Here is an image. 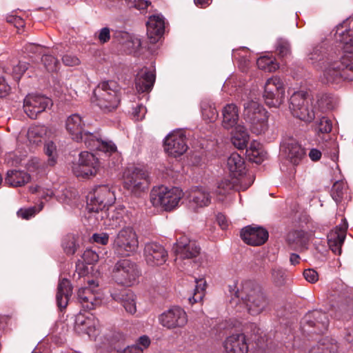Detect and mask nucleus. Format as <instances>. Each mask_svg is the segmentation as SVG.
<instances>
[{
  "mask_svg": "<svg viewBox=\"0 0 353 353\" xmlns=\"http://www.w3.org/2000/svg\"><path fill=\"white\" fill-rule=\"evenodd\" d=\"M52 105V100L42 94H29L23 99L25 113L32 119Z\"/></svg>",
  "mask_w": 353,
  "mask_h": 353,
  "instance_id": "nucleus-17",
  "label": "nucleus"
},
{
  "mask_svg": "<svg viewBox=\"0 0 353 353\" xmlns=\"http://www.w3.org/2000/svg\"><path fill=\"white\" fill-rule=\"evenodd\" d=\"M82 258L87 263L92 264L98 261L99 255L92 249H87L83 252Z\"/></svg>",
  "mask_w": 353,
  "mask_h": 353,
  "instance_id": "nucleus-58",
  "label": "nucleus"
},
{
  "mask_svg": "<svg viewBox=\"0 0 353 353\" xmlns=\"http://www.w3.org/2000/svg\"><path fill=\"white\" fill-rule=\"evenodd\" d=\"M323 83L340 84L344 81H353V59L344 54L340 61L328 63L323 71Z\"/></svg>",
  "mask_w": 353,
  "mask_h": 353,
  "instance_id": "nucleus-3",
  "label": "nucleus"
},
{
  "mask_svg": "<svg viewBox=\"0 0 353 353\" xmlns=\"http://www.w3.org/2000/svg\"><path fill=\"white\" fill-rule=\"evenodd\" d=\"M201 112L203 119L209 122L214 121L218 117V112L215 107L207 103L201 104Z\"/></svg>",
  "mask_w": 353,
  "mask_h": 353,
  "instance_id": "nucleus-51",
  "label": "nucleus"
},
{
  "mask_svg": "<svg viewBox=\"0 0 353 353\" xmlns=\"http://www.w3.org/2000/svg\"><path fill=\"white\" fill-rule=\"evenodd\" d=\"M27 69V63L26 62L19 61L16 65L13 66L12 76L16 81H19Z\"/></svg>",
  "mask_w": 353,
  "mask_h": 353,
  "instance_id": "nucleus-55",
  "label": "nucleus"
},
{
  "mask_svg": "<svg viewBox=\"0 0 353 353\" xmlns=\"http://www.w3.org/2000/svg\"><path fill=\"white\" fill-rule=\"evenodd\" d=\"M67 132L75 141H82L83 132L85 131V122L82 117L78 114H73L69 116L65 122Z\"/></svg>",
  "mask_w": 353,
  "mask_h": 353,
  "instance_id": "nucleus-27",
  "label": "nucleus"
},
{
  "mask_svg": "<svg viewBox=\"0 0 353 353\" xmlns=\"http://www.w3.org/2000/svg\"><path fill=\"white\" fill-rule=\"evenodd\" d=\"M222 125L226 129L234 127L239 121V109L234 103L227 104L223 109Z\"/></svg>",
  "mask_w": 353,
  "mask_h": 353,
  "instance_id": "nucleus-36",
  "label": "nucleus"
},
{
  "mask_svg": "<svg viewBox=\"0 0 353 353\" xmlns=\"http://www.w3.org/2000/svg\"><path fill=\"white\" fill-rule=\"evenodd\" d=\"M41 61L46 70L49 72H55L59 66V61L57 58L50 54H43Z\"/></svg>",
  "mask_w": 353,
  "mask_h": 353,
  "instance_id": "nucleus-53",
  "label": "nucleus"
},
{
  "mask_svg": "<svg viewBox=\"0 0 353 353\" xmlns=\"http://www.w3.org/2000/svg\"><path fill=\"white\" fill-rule=\"evenodd\" d=\"M286 241L291 249L299 250L305 247L308 242V237L303 230H294L288 234Z\"/></svg>",
  "mask_w": 353,
  "mask_h": 353,
  "instance_id": "nucleus-38",
  "label": "nucleus"
},
{
  "mask_svg": "<svg viewBox=\"0 0 353 353\" xmlns=\"http://www.w3.org/2000/svg\"><path fill=\"white\" fill-rule=\"evenodd\" d=\"M331 196L337 203L351 199L347 185L343 181H338L333 184L331 190Z\"/></svg>",
  "mask_w": 353,
  "mask_h": 353,
  "instance_id": "nucleus-40",
  "label": "nucleus"
},
{
  "mask_svg": "<svg viewBox=\"0 0 353 353\" xmlns=\"http://www.w3.org/2000/svg\"><path fill=\"white\" fill-rule=\"evenodd\" d=\"M62 248L66 254H74L78 248L75 236L72 234L66 235L62 241Z\"/></svg>",
  "mask_w": 353,
  "mask_h": 353,
  "instance_id": "nucleus-49",
  "label": "nucleus"
},
{
  "mask_svg": "<svg viewBox=\"0 0 353 353\" xmlns=\"http://www.w3.org/2000/svg\"><path fill=\"white\" fill-rule=\"evenodd\" d=\"M30 176L26 172L20 170H11L7 173L6 182L14 187L22 186L28 183Z\"/></svg>",
  "mask_w": 353,
  "mask_h": 353,
  "instance_id": "nucleus-41",
  "label": "nucleus"
},
{
  "mask_svg": "<svg viewBox=\"0 0 353 353\" xmlns=\"http://www.w3.org/2000/svg\"><path fill=\"white\" fill-rule=\"evenodd\" d=\"M244 180L243 177L240 179L226 178L221 180L217 185L214 194L216 199L219 201H223L227 196L230 195L233 191H240L246 190L251 184L243 186L241 183Z\"/></svg>",
  "mask_w": 353,
  "mask_h": 353,
  "instance_id": "nucleus-21",
  "label": "nucleus"
},
{
  "mask_svg": "<svg viewBox=\"0 0 353 353\" xmlns=\"http://www.w3.org/2000/svg\"><path fill=\"white\" fill-rule=\"evenodd\" d=\"M112 274L116 283L130 287L138 282L141 273L135 262L130 259H123L116 262Z\"/></svg>",
  "mask_w": 353,
  "mask_h": 353,
  "instance_id": "nucleus-7",
  "label": "nucleus"
},
{
  "mask_svg": "<svg viewBox=\"0 0 353 353\" xmlns=\"http://www.w3.org/2000/svg\"><path fill=\"white\" fill-rule=\"evenodd\" d=\"M165 30L164 19L160 15L151 16L147 22V33L150 38L155 39L156 37H161Z\"/></svg>",
  "mask_w": 353,
  "mask_h": 353,
  "instance_id": "nucleus-37",
  "label": "nucleus"
},
{
  "mask_svg": "<svg viewBox=\"0 0 353 353\" xmlns=\"http://www.w3.org/2000/svg\"><path fill=\"white\" fill-rule=\"evenodd\" d=\"M115 199L114 192L109 185H99L89 194L86 209L89 213L95 214L97 221H99V219L102 221L103 214H106L104 208L114 203Z\"/></svg>",
  "mask_w": 353,
  "mask_h": 353,
  "instance_id": "nucleus-4",
  "label": "nucleus"
},
{
  "mask_svg": "<svg viewBox=\"0 0 353 353\" xmlns=\"http://www.w3.org/2000/svg\"><path fill=\"white\" fill-rule=\"evenodd\" d=\"M149 185V176L146 170L134 168L128 169L123 176L124 188L137 194L144 192Z\"/></svg>",
  "mask_w": 353,
  "mask_h": 353,
  "instance_id": "nucleus-10",
  "label": "nucleus"
},
{
  "mask_svg": "<svg viewBox=\"0 0 353 353\" xmlns=\"http://www.w3.org/2000/svg\"><path fill=\"white\" fill-rule=\"evenodd\" d=\"M44 152L48 157V165L53 166L57 163V146L53 141L46 142L44 145Z\"/></svg>",
  "mask_w": 353,
  "mask_h": 353,
  "instance_id": "nucleus-52",
  "label": "nucleus"
},
{
  "mask_svg": "<svg viewBox=\"0 0 353 353\" xmlns=\"http://www.w3.org/2000/svg\"><path fill=\"white\" fill-rule=\"evenodd\" d=\"M150 343V339L146 335H143L137 339L134 345L126 347L121 353H143Z\"/></svg>",
  "mask_w": 353,
  "mask_h": 353,
  "instance_id": "nucleus-45",
  "label": "nucleus"
},
{
  "mask_svg": "<svg viewBox=\"0 0 353 353\" xmlns=\"http://www.w3.org/2000/svg\"><path fill=\"white\" fill-rule=\"evenodd\" d=\"M309 353H343L340 349L338 343H331L329 344L318 345L312 347Z\"/></svg>",
  "mask_w": 353,
  "mask_h": 353,
  "instance_id": "nucleus-48",
  "label": "nucleus"
},
{
  "mask_svg": "<svg viewBox=\"0 0 353 353\" xmlns=\"http://www.w3.org/2000/svg\"><path fill=\"white\" fill-rule=\"evenodd\" d=\"M92 101L104 113L116 110L121 101L119 85L114 81L99 83L93 91Z\"/></svg>",
  "mask_w": 353,
  "mask_h": 353,
  "instance_id": "nucleus-2",
  "label": "nucleus"
},
{
  "mask_svg": "<svg viewBox=\"0 0 353 353\" xmlns=\"http://www.w3.org/2000/svg\"><path fill=\"white\" fill-rule=\"evenodd\" d=\"M246 154L250 161L261 163L265 159L266 153L259 142L253 141L246 149Z\"/></svg>",
  "mask_w": 353,
  "mask_h": 353,
  "instance_id": "nucleus-43",
  "label": "nucleus"
},
{
  "mask_svg": "<svg viewBox=\"0 0 353 353\" xmlns=\"http://www.w3.org/2000/svg\"><path fill=\"white\" fill-rule=\"evenodd\" d=\"M304 278L310 283H314L318 281V273L312 269H307L303 272Z\"/></svg>",
  "mask_w": 353,
  "mask_h": 353,
  "instance_id": "nucleus-64",
  "label": "nucleus"
},
{
  "mask_svg": "<svg viewBox=\"0 0 353 353\" xmlns=\"http://www.w3.org/2000/svg\"><path fill=\"white\" fill-rule=\"evenodd\" d=\"M37 212L35 207H31L28 208H21L17 212V215L23 219H29L34 216Z\"/></svg>",
  "mask_w": 353,
  "mask_h": 353,
  "instance_id": "nucleus-59",
  "label": "nucleus"
},
{
  "mask_svg": "<svg viewBox=\"0 0 353 353\" xmlns=\"http://www.w3.org/2000/svg\"><path fill=\"white\" fill-rule=\"evenodd\" d=\"M110 39V31L107 27L101 28L98 34V39L101 43H107Z\"/></svg>",
  "mask_w": 353,
  "mask_h": 353,
  "instance_id": "nucleus-63",
  "label": "nucleus"
},
{
  "mask_svg": "<svg viewBox=\"0 0 353 353\" xmlns=\"http://www.w3.org/2000/svg\"><path fill=\"white\" fill-rule=\"evenodd\" d=\"M268 232L261 227L246 226L241 232L242 240L252 246L264 244L268 239Z\"/></svg>",
  "mask_w": 353,
  "mask_h": 353,
  "instance_id": "nucleus-24",
  "label": "nucleus"
},
{
  "mask_svg": "<svg viewBox=\"0 0 353 353\" xmlns=\"http://www.w3.org/2000/svg\"><path fill=\"white\" fill-rule=\"evenodd\" d=\"M99 168V159L94 154L82 152L79 154L78 163L72 167V172L78 177H88L95 175Z\"/></svg>",
  "mask_w": 353,
  "mask_h": 353,
  "instance_id": "nucleus-15",
  "label": "nucleus"
},
{
  "mask_svg": "<svg viewBox=\"0 0 353 353\" xmlns=\"http://www.w3.org/2000/svg\"><path fill=\"white\" fill-rule=\"evenodd\" d=\"M225 353H248V345L245 335L236 333L228 336L223 342Z\"/></svg>",
  "mask_w": 353,
  "mask_h": 353,
  "instance_id": "nucleus-26",
  "label": "nucleus"
},
{
  "mask_svg": "<svg viewBox=\"0 0 353 353\" xmlns=\"http://www.w3.org/2000/svg\"><path fill=\"white\" fill-rule=\"evenodd\" d=\"M184 196L181 189L165 185L154 187L150 194V201L154 207H161L165 211L176 208Z\"/></svg>",
  "mask_w": 353,
  "mask_h": 353,
  "instance_id": "nucleus-6",
  "label": "nucleus"
},
{
  "mask_svg": "<svg viewBox=\"0 0 353 353\" xmlns=\"http://www.w3.org/2000/svg\"><path fill=\"white\" fill-rule=\"evenodd\" d=\"M263 98L267 105L278 108L285 99V88L281 79L272 77L266 81Z\"/></svg>",
  "mask_w": 353,
  "mask_h": 353,
  "instance_id": "nucleus-12",
  "label": "nucleus"
},
{
  "mask_svg": "<svg viewBox=\"0 0 353 353\" xmlns=\"http://www.w3.org/2000/svg\"><path fill=\"white\" fill-rule=\"evenodd\" d=\"M263 98L267 105L278 108L285 99V88L281 79L272 77L266 81Z\"/></svg>",
  "mask_w": 353,
  "mask_h": 353,
  "instance_id": "nucleus-11",
  "label": "nucleus"
},
{
  "mask_svg": "<svg viewBox=\"0 0 353 353\" xmlns=\"http://www.w3.org/2000/svg\"><path fill=\"white\" fill-rule=\"evenodd\" d=\"M83 141L90 150L101 151L108 155L117 152V146L110 141H103L97 134L86 131L83 132Z\"/></svg>",
  "mask_w": 353,
  "mask_h": 353,
  "instance_id": "nucleus-20",
  "label": "nucleus"
},
{
  "mask_svg": "<svg viewBox=\"0 0 353 353\" xmlns=\"http://www.w3.org/2000/svg\"><path fill=\"white\" fill-rule=\"evenodd\" d=\"M306 61L316 70L322 69L326 62L323 47L316 46L310 49L306 55Z\"/></svg>",
  "mask_w": 353,
  "mask_h": 353,
  "instance_id": "nucleus-35",
  "label": "nucleus"
},
{
  "mask_svg": "<svg viewBox=\"0 0 353 353\" xmlns=\"http://www.w3.org/2000/svg\"><path fill=\"white\" fill-rule=\"evenodd\" d=\"M159 323L168 330L183 328L188 323L186 312L179 306H174L159 316Z\"/></svg>",
  "mask_w": 353,
  "mask_h": 353,
  "instance_id": "nucleus-14",
  "label": "nucleus"
},
{
  "mask_svg": "<svg viewBox=\"0 0 353 353\" xmlns=\"http://www.w3.org/2000/svg\"><path fill=\"white\" fill-rule=\"evenodd\" d=\"M74 330L79 334H85L91 339L96 340L101 333V326L92 314L79 312L75 318Z\"/></svg>",
  "mask_w": 353,
  "mask_h": 353,
  "instance_id": "nucleus-13",
  "label": "nucleus"
},
{
  "mask_svg": "<svg viewBox=\"0 0 353 353\" xmlns=\"http://www.w3.org/2000/svg\"><path fill=\"white\" fill-rule=\"evenodd\" d=\"M332 129V123L330 119L325 117H322L316 121L315 130L320 137L321 134H328Z\"/></svg>",
  "mask_w": 353,
  "mask_h": 353,
  "instance_id": "nucleus-50",
  "label": "nucleus"
},
{
  "mask_svg": "<svg viewBox=\"0 0 353 353\" xmlns=\"http://www.w3.org/2000/svg\"><path fill=\"white\" fill-rule=\"evenodd\" d=\"M285 154L290 161L298 165L305 155V151L295 140L291 139L284 143Z\"/></svg>",
  "mask_w": 353,
  "mask_h": 353,
  "instance_id": "nucleus-32",
  "label": "nucleus"
},
{
  "mask_svg": "<svg viewBox=\"0 0 353 353\" xmlns=\"http://www.w3.org/2000/svg\"><path fill=\"white\" fill-rule=\"evenodd\" d=\"M128 6L134 7L138 10H145L148 8L150 2L146 0H125Z\"/></svg>",
  "mask_w": 353,
  "mask_h": 353,
  "instance_id": "nucleus-60",
  "label": "nucleus"
},
{
  "mask_svg": "<svg viewBox=\"0 0 353 353\" xmlns=\"http://www.w3.org/2000/svg\"><path fill=\"white\" fill-rule=\"evenodd\" d=\"M272 274V281L276 285H281L284 283L285 277H284V272L282 269L279 268H273L271 271Z\"/></svg>",
  "mask_w": 353,
  "mask_h": 353,
  "instance_id": "nucleus-56",
  "label": "nucleus"
},
{
  "mask_svg": "<svg viewBox=\"0 0 353 353\" xmlns=\"http://www.w3.org/2000/svg\"><path fill=\"white\" fill-rule=\"evenodd\" d=\"M139 247L137 233L132 227L120 230L114 239L112 249L114 253L121 256H128L136 252Z\"/></svg>",
  "mask_w": 353,
  "mask_h": 353,
  "instance_id": "nucleus-8",
  "label": "nucleus"
},
{
  "mask_svg": "<svg viewBox=\"0 0 353 353\" xmlns=\"http://www.w3.org/2000/svg\"><path fill=\"white\" fill-rule=\"evenodd\" d=\"M243 117L249 123L253 134H263L269 128L268 112L256 101H250L244 103Z\"/></svg>",
  "mask_w": 353,
  "mask_h": 353,
  "instance_id": "nucleus-5",
  "label": "nucleus"
},
{
  "mask_svg": "<svg viewBox=\"0 0 353 353\" xmlns=\"http://www.w3.org/2000/svg\"><path fill=\"white\" fill-rule=\"evenodd\" d=\"M62 61L67 66H77L79 65L80 60L74 55L65 54L62 57Z\"/></svg>",
  "mask_w": 353,
  "mask_h": 353,
  "instance_id": "nucleus-61",
  "label": "nucleus"
},
{
  "mask_svg": "<svg viewBox=\"0 0 353 353\" xmlns=\"http://www.w3.org/2000/svg\"><path fill=\"white\" fill-rule=\"evenodd\" d=\"M346 236V228L336 227L327 235V243L331 250L336 254H341V246Z\"/></svg>",
  "mask_w": 353,
  "mask_h": 353,
  "instance_id": "nucleus-31",
  "label": "nucleus"
},
{
  "mask_svg": "<svg viewBox=\"0 0 353 353\" xmlns=\"http://www.w3.org/2000/svg\"><path fill=\"white\" fill-rule=\"evenodd\" d=\"M89 286L78 290L77 298L82 307L87 310H93L101 304V299L92 289L97 287L94 281H88Z\"/></svg>",
  "mask_w": 353,
  "mask_h": 353,
  "instance_id": "nucleus-25",
  "label": "nucleus"
},
{
  "mask_svg": "<svg viewBox=\"0 0 353 353\" xmlns=\"http://www.w3.org/2000/svg\"><path fill=\"white\" fill-rule=\"evenodd\" d=\"M305 321L311 327H316L320 332L325 330L329 325V319L326 313L321 310H314L305 316Z\"/></svg>",
  "mask_w": 353,
  "mask_h": 353,
  "instance_id": "nucleus-30",
  "label": "nucleus"
},
{
  "mask_svg": "<svg viewBox=\"0 0 353 353\" xmlns=\"http://www.w3.org/2000/svg\"><path fill=\"white\" fill-rule=\"evenodd\" d=\"M144 256L148 265L159 266L167 261L168 252L161 245L151 242L145 245Z\"/></svg>",
  "mask_w": 353,
  "mask_h": 353,
  "instance_id": "nucleus-19",
  "label": "nucleus"
},
{
  "mask_svg": "<svg viewBox=\"0 0 353 353\" xmlns=\"http://www.w3.org/2000/svg\"><path fill=\"white\" fill-rule=\"evenodd\" d=\"M289 108L294 117L305 122L310 123L315 117L313 102L305 92H294L290 99Z\"/></svg>",
  "mask_w": 353,
  "mask_h": 353,
  "instance_id": "nucleus-9",
  "label": "nucleus"
},
{
  "mask_svg": "<svg viewBox=\"0 0 353 353\" xmlns=\"http://www.w3.org/2000/svg\"><path fill=\"white\" fill-rule=\"evenodd\" d=\"M335 37L337 41L344 44L345 54L349 59H353V31L350 30L349 19L343 21L336 27Z\"/></svg>",
  "mask_w": 353,
  "mask_h": 353,
  "instance_id": "nucleus-22",
  "label": "nucleus"
},
{
  "mask_svg": "<svg viewBox=\"0 0 353 353\" xmlns=\"http://www.w3.org/2000/svg\"><path fill=\"white\" fill-rule=\"evenodd\" d=\"M228 288L231 296L240 298L251 315L261 314L268 305L267 299L260 287L250 281L242 283L241 290L236 288V284L229 285Z\"/></svg>",
  "mask_w": 353,
  "mask_h": 353,
  "instance_id": "nucleus-1",
  "label": "nucleus"
},
{
  "mask_svg": "<svg viewBox=\"0 0 353 353\" xmlns=\"http://www.w3.org/2000/svg\"><path fill=\"white\" fill-rule=\"evenodd\" d=\"M186 199L188 208L196 212L199 208L208 206L210 204L212 195L208 188L196 187L188 192Z\"/></svg>",
  "mask_w": 353,
  "mask_h": 353,
  "instance_id": "nucleus-18",
  "label": "nucleus"
},
{
  "mask_svg": "<svg viewBox=\"0 0 353 353\" xmlns=\"http://www.w3.org/2000/svg\"><path fill=\"white\" fill-rule=\"evenodd\" d=\"M107 210L106 214H103V218L105 216L109 218V223L105 221L103 224L110 225L112 228L120 226L123 222V214L125 212L124 208L119 207L112 211H110V208H108Z\"/></svg>",
  "mask_w": 353,
  "mask_h": 353,
  "instance_id": "nucleus-44",
  "label": "nucleus"
},
{
  "mask_svg": "<svg viewBox=\"0 0 353 353\" xmlns=\"http://www.w3.org/2000/svg\"><path fill=\"white\" fill-rule=\"evenodd\" d=\"M6 21L8 23L13 25L18 30L23 28L25 26L24 19L16 14H10L8 15L6 17Z\"/></svg>",
  "mask_w": 353,
  "mask_h": 353,
  "instance_id": "nucleus-57",
  "label": "nucleus"
},
{
  "mask_svg": "<svg viewBox=\"0 0 353 353\" xmlns=\"http://www.w3.org/2000/svg\"><path fill=\"white\" fill-rule=\"evenodd\" d=\"M111 296L116 301L121 303L128 313L133 314L137 312L135 295L132 291L125 289L121 292L114 291Z\"/></svg>",
  "mask_w": 353,
  "mask_h": 353,
  "instance_id": "nucleus-29",
  "label": "nucleus"
},
{
  "mask_svg": "<svg viewBox=\"0 0 353 353\" xmlns=\"http://www.w3.org/2000/svg\"><path fill=\"white\" fill-rule=\"evenodd\" d=\"M256 64L260 70L272 72L279 68V63L276 62L274 57L270 56H263L257 59Z\"/></svg>",
  "mask_w": 353,
  "mask_h": 353,
  "instance_id": "nucleus-47",
  "label": "nucleus"
},
{
  "mask_svg": "<svg viewBox=\"0 0 353 353\" xmlns=\"http://www.w3.org/2000/svg\"><path fill=\"white\" fill-rule=\"evenodd\" d=\"M49 133L45 125H34L29 128L27 138L30 144L38 145L46 140Z\"/></svg>",
  "mask_w": 353,
  "mask_h": 353,
  "instance_id": "nucleus-39",
  "label": "nucleus"
},
{
  "mask_svg": "<svg viewBox=\"0 0 353 353\" xmlns=\"http://www.w3.org/2000/svg\"><path fill=\"white\" fill-rule=\"evenodd\" d=\"M72 288L70 282L67 279L61 280L57 287L56 296L57 304L60 309L65 308L68 300L72 295Z\"/></svg>",
  "mask_w": 353,
  "mask_h": 353,
  "instance_id": "nucleus-34",
  "label": "nucleus"
},
{
  "mask_svg": "<svg viewBox=\"0 0 353 353\" xmlns=\"http://www.w3.org/2000/svg\"><path fill=\"white\" fill-rule=\"evenodd\" d=\"M146 112V108L142 104H140L134 108L132 114L135 120L140 121L145 117Z\"/></svg>",
  "mask_w": 353,
  "mask_h": 353,
  "instance_id": "nucleus-62",
  "label": "nucleus"
},
{
  "mask_svg": "<svg viewBox=\"0 0 353 353\" xmlns=\"http://www.w3.org/2000/svg\"><path fill=\"white\" fill-rule=\"evenodd\" d=\"M187 139L184 131L174 130L170 132L164 140V150L170 156L178 157L188 150Z\"/></svg>",
  "mask_w": 353,
  "mask_h": 353,
  "instance_id": "nucleus-16",
  "label": "nucleus"
},
{
  "mask_svg": "<svg viewBox=\"0 0 353 353\" xmlns=\"http://www.w3.org/2000/svg\"><path fill=\"white\" fill-rule=\"evenodd\" d=\"M250 136L243 125H237L231 138L232 144L238 149L242 150L246 148Z\"/></svg>",
  "mask_w": 353,
  "mask_h": 353,
  "instance_id": "nucleus-42",
  "label": "nucleus"
},
{
  "mask_svg": "<svg viewBox=\"0 0 353 353\" xmlns=\"http://www.w3.org/2000/svg\"><path fill=\"white\" fill-rule=\"evenodd\" d=\"M174 250L176 255L181 259H192L196 257L201 251L196 241L190 240L185 236L177 239Z\"/></svg>",
  "mask_w": 353,
  "mask_h": 353,
  "instance_id": "nucleus-23",
  "label": "nucleus"
},
{
  "mask_svg": "<svg viewBox=\"0 0 353 353\" xmlns=\"http://www.w3.org/2000/svg\"><path fill=\"white\" fill-rule=\"evenodd\" d=\"M227 168L234 179H239L245 173V166L243 158L236 152H233L227 159Z\"/></svg>",
  "mask_w": 353,
  "mask_h": 353,
  "instance_id": "nucleus-33",
  "label": "nucleus"
},
{
  "mask_svg": "<svg viewBox=\"0 0 353 353\" xmlns=\"http://www.w3.org/2000/svg\"><path fill=\"white\" fill-rule=\"evenodd\" d=\"M196 286L193 296L188 299L189 303L193 305L195 303L201 301L205 296L206 281L204 279H195Z\"/></svg>",
  "mask_w": 353,
  "mask_h": 353,
  "instance_id": "nucleus-46",
  "label": "nucleus"
},
{
  "mask_svg": "<svg viewBox=\"0 0 353 353\" xmlns=\"http://www.w3.org/2000/svg\"><path fill=\"white\" fill-rule=\"evenodd\" d=\"M154 70L144 67L137 73L135 79L136 89L139 92H148L155 82Z\"/></svg>",
  "mask_w": 353,
  "mask_h": 353,
  "instance_id": "nucleus-28",
  "label": "nucleus"
},
{
  "mask_svg": "<svg viewBox=\"0 0 353 353\" xmlns=\"http://www.w3.org/2000/svg\"><path fill=\"white\" fill-rule=\"evenodd\" d=\"M276 52L281 57H285L290 53L289 43L284 39H279L276 43Z\"/></svg>",
  "mask_w": 353,
  "mask_h": 353,
  "instance_id": "nucleus-54",
  "label": "nucleus"
}]
</instances>
